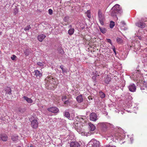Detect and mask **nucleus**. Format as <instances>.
Segmentation results:
<instances>
[{"label": "nucleus", "instance_id": "f257e3e1", "mask_svg": "<svg viewBox=\"0 0 147 147\" xmlns=\"http://www.w3.org/2000/svg\"><path fill=\"white\" fill-rule=\"evenodd\" d=\"M45 82L46 86L48 89H53L57 85L55 79H54L51 76L47 77L45 79Z\"/></svg>", "mask_w": 147, "mask_h": 147}, {"label": "nucleus", "instance_id": "f03ea898", "mask_svg": "<svg viewBox=\"0 0 147 147\" xmlns=\"http://www.w3.org/2000/svg\"><path fill=\"white\" fill-rule=\"evenodd\" d=\"M120 7L119 5L116 4L111 9V16H115L117 20L118 19V18L116 14H121L123 12L122 9Z\"/></svg>", "mask_w": 147, "mask_h": 147}, {"label": "nucleus", "instance_id": "7ed1b4c3", "mask_svg": "<svg viewBox=\"0 0 147 147\" xmlns=\"http://www.w3.org/2000/svg\"><path fill=\"white\" fill-rule=\"evenodd\" d=\"M73 126L79 133L82 134L83 133V129L82 128L83 125L81 122L77 121H75L73 124Z\"/></svg>", "mask_w": 147, "mask_h": 147}, {"label": "nucleus", "instance_id": "20e7f679", "mask_svg": "<svg viewBox=\"0 0 147 147\" xmlns=\"http://www.w3.org/2000/svg\"><path fill=\"white\" fill-rule=\"evenodd\" d=\"M98 19L100 24L102 25L104 24V21L105 20L104 16L102 14L100 10H99L98 12Z\"/></svg>", "mask_w": 147, "mask_h": 147}, {"label": "nucleus", "instance_id": "39448f33", "mask_svg": "<svg viewBox=\"0 0 147 147\" xmlns=\"http://www.w3.org/2000/svg\"><path fill=\"white\" fill-rule=\"evenodd\" d=\"M32 73L35 76V78L39 77L40 78L42 76V72L38 71V70H35Z\"/></svg>", "mask_w": 147, "mask_h": 147}, {"label": "nucleus", "instance_id": "423d86ee", "mask_svg": "<svg viewBox=\"0 0 147 147\" xmlns=\"http://www.w3.org/2000/svg\"><path fill=\"white\" fill-rule=\"evenodd\" d=\"M38 122L36 119H34L31 122V126L34 129H36L38 127Z\"/></svg>", "mask_w": 147, "mask_h": 147}, {"label": "nucleus", "instance_id": "0eeeda50", "mask_svg": "<svg viewBox=\"0 0 147 147\" xmlns=\"http://www.w3.org/2000/svg\"><path fill=\"white\" fill-rule=\"evenodd\" d=\"M47 110L53 113H58L59 111V109L56 107H52L48 108Z\"/></svg>", "mask_w": 147, "mask_h": 147}, {"label": "nucleus", "instance_id": "6e6552de", "mask_svg": "<svg viewBox=\"0 0 147 147\" xmlns=\"http://www.w3.org/2000/svg\"><path fill=\"white\" fill-rule=\"evenodd\" d=\"M97 116L94 113H91L90 115V119L91 121H95L97 120Z\"/></svg>", "mask_w": 147, "mask_h": 147}, {"label": "nucleus", "instance_id": "1a4fd4ad", "mask_svg": "<svg viewBox=\"0 0 147 147\" xmlns=\"http://www.w3.org/2000/svg\"><path fill=\"white\" fill-rule=\"evenodd\" d=\"M136 26L141 28H144L146 26V24L143 22H139L136 23Z\"/></svg>", "mask_w": 147, "mask_h": 147}, {"label": "nucleus", "instance_id": "9d476101", "mask_svg": "<svg viewBox=\"0 0 147 147\" xmlns=\"http://www.w3.org/2000/svg\"><path fill=\"white\" fill-rule=\"evenodd\" d=\"M128 88L129 91L132 92H135L136 90V86L134 84L130 85L128 87Z\"/></svg>", "mask_w": 147, "mask_h": 147}, {"label": "nucleus", "instance_id": "9b49d317", "mask_svg": "<svg viewBox=\"0 0 147 147\" xmlns=\"http://www.w3.org/2000/svg\"><path fill=\"white\" fill-rule=\"evenodd\" d=\"M7 136L5 134H0V140H2L3 141H6L7 139Z\"/></svg>", "mask_w": 147, "mask_h": 147}, {"label": "nucleus", "instance_id": "f8f14e48", "mask_svg": "<svg viewBox=\"0 0 147 147\" xmlns=\"http://www.w3.org/2000/svg\"><path fill=\"white\" fill-rule=\"evenodd\" d=\"M80 144L78 142H72L70 144L71 147H80Z\"/></svg>", "mask_w": 147, "mask_h": 147}, {"label": "nucleus", "instance_id": "ddd939ff", "mask_svg": "<svg viewBox=\"0 0 147 147\" xmlns=\"http://www.w3.org/2000/svg\"><path fill=\"white\" fill-rule=\"evenodd\" d=\"M46 36L44 34H41L39 35L37 37L38 40L40 42H42L44 39L45 38Z\"/></svg>", "mask_w": 147, "mask_h": 147}, {"label": "nucleus", "instance_id": "4468645a", "mask_svg": "<svg viewBox=\"0 0 147 147\" xmlns=\"http://www.w3.org/2000/svg\"><path fill=\"white\" fill-rule=\"evenodd\" d=\"M88 124L89 129L91 131H94L96 127L94 124L90 122Z\"/></svg>", "mask_w": 147, "mask_h": 147}, {"label": "nucleus", "instance_id": "2eb2a0df", "mask_svg": "<svg viewBox=\"0 0 147 147\" xmlns=\"http://www.w3.org/2000/svg\"><path fill=\"white\" fill-rule=\"evenodd\" d=\"M69 28H70L69 30L68 31V33L70 35H72L74 32V29L71 28V25L69 26Z\"/></svg>", "mask_w": 147, "mask_h": 147}, {"label": "nucleus", "instance_id": "dca6fc26", "mask_svg": "<svg viewBox=\"0 0 147 147\" xmlns=\"http://www.w3.org/2000/svg\"><path fill=\"white\" fill-rule=\"evenodd\" d=\"M111 79L110 76L107 75L105 78L104 82L105 83L108 84H109V82L111 81Z\"/></svg>", "mask_w": 147, "mask_h": 147}, {"label": "nucleus", "instance_id": "f3484780", "mask_svg": "<svg viewBox=\"0 0 147 147\" xmlns=\"http://www.w3.org/2000/svg\"><path fill=\"white\" fill-rule=\"evenodd\" d=\"M23 98L28 103H32L33 102V100L31 98H29L27 96H24L23 97Z\"/></svg>", "mask_w": 147, "mask_h": 147}, {"label": "nucleus", "instance_id": "a211bd4d", "mask_svg": "<svg viewBox=\"0 0 147 147\" xmlns=\"http://www.w3.org/2000/svg\"><path fill=\"white\" fill-rule=\"evenodd\" d=\"M76 100L79 103H80L83 101V98L82 95L78 96L76 98Z\"/></svg>", "mask_w": 147, "mask_h": 147}, {"label": "nucleus", "instance_id": "6ab92c4d", "mask_svg": "<svg viewBox=\"0 0 147 147\" xmlns=\"http://www.w3.org/2000/svg\"><path fill=\"white\" fill-rule=\"evenodd\" d=\"M11 139L14 142H17L18 140V136L15 135L11 137Z\"/></svg>", "mask_w": 147, "mask_h": 147}, {"label": "nucleus", "instance_id": "aec40b11", "mask_svg": "<svg viewBox=\"0 0 147 147\" xmlns=\"http://www.w3.org/2000/svg\"><path fill=\"white\" fill-rule=\"evenodd\" d=\"M109 125V124L107 123H102L100 124V125L101 127L103 128H106Z\"/></svg>", "mask_w": 147, "mask_h": 147}, {"label": "nucleus", "instance_id": "412c9836", "mask_svg": "<svg viewBox=\"0 0 147 147\" xmlns=\"http://www.w3.org/2000/svg\"><path fill=\"white\" fill-rule=\"evenodd\" d=\"M6 91V94L10 95L11 94V89L9 87H7L5 90Z\"/></svg>", "mask_w": 147, "mask_h": 147}, {"label": "nucleus", "instance_id": "4be33fe9", "mask_svg": "<svg viewBox=\"0 0 147 147\" xmlns=\"http://www.w3.org/2000/svg\"><path fill=\"white\" fill-rule=\"evenodd\" d=\"M99 29H100V30L101 32L103 34H104V33H106V31H107V30L105 28L100 27H99Z\"/></svg>", "mask_w": 147, "mask_h": 147}, {"label": "nucleus", "instance_id": "5701e85b", "mask_svg": "<svg viewBox=\"0 0 147 147\" xmlns=\"http://www.w3.org/2000/svg\"><path fill=\"white\" fill-rule=\"evenodd\" d=\"M64 115L69 119L70 118V115L69 113L68 112L65 111L64 114Z\"/></svg>", "mask_w": 147, "mask_h": 147}, {"label": "nucleus", "instance_id": "b1692460", "mask_svg": "<svg viewBox=\"0 0 147 147\" xmlns=\"http://www.w3.org/2000/svg\"><path fill=\"white\" fill-rule=\"evenodd\" d=\"M115 26V22L113 21H110V24H109V27L111 28H112L113 27Z\"/></svg>", "mask_w": 147, "mask_h": 147}, {"label": "nucleus", "instance_id": "393cba45", "mask_svg": "<svg viewBox=\"0 0 147 147\" xmlns=\"http://www.w3.org/2000/svg\"><path fill=\"white\" fill-rule=\"evenodd\" d=\"M116 41L117 42L119 43H121L123 42V40L122 39L119 37H117V38Z\"/></svg>", "mask_w": 147, "mask_h": 147}, {"label": "nucleus", "instance_id": "a878e982", "mask_svg": "<svg viewBox=\"0 0 147 147\" xmlns=\"http://www.w3.org/2000/svg\"><path fill=\"white\" fill-rule=\"evenodd\" d=\"M63 65H61L60 66V68L61 69L62 71V72L63 73H67V71L65 69L63 68Z\"/></svg>", "mask_w": 147, "mask_h": 147}, {"label": "nucleus", "instance_id": "bb28decb", "mask_svg": "<svg viewBox=\"0 0 147 147\" xmlns=\"http://www.w3.org/2000/svg\"><path fill=\"white\" fill-rule=\"evenodd\" d=\"M100 95V97L102 98H104L105 97V94L102 92H99Z\"/></svg>", "mask_w": 147, "mask_h": 147}, {"label": "nucleus", "instance_id": "cd10ccee", "mask_svg": "<svg viewBox=\"0 0 147 147\" xmlns=\"http://www.w3.org/2000/svg\"><path fill=\"white\" fill-rule=\"evenodd\" d=\"M18 11V9L17 8H15L14 9L13 13L15 15H16L17 14Z\"/></svg>", "mask_w": 147, "mask_h": 147}, {"label": "nucleus", "instance_id": "c85d7f7f", "mask_svg": "<svg viewBox=\"0 0 147 147\" xmlns=\"http://www.w3.org/2000/svg\"><path fill=\"white\" fill-rule=\"evenodd\" d=\"M30 25L27 26L25 28L24 30L26 31H28L29 29L31 28Z\"/></svg>", "mask_w": 147, "mask_h": 147}, {"label": "nucleus", "instance_id": "c756f323", "mask_svg": "<svg viewBox=\"0 0 147 147\" xmlns=\"http://www.w3.org/2000/svg\"><path fill=\"white\" fill-rule=\"evenodd\" d=\"M37 65L40 66H43L44 65L43 63L40 62H38L37 63Z\"/></svg>", "mask_w": 147, "mask_h": 147}, {"label": "nucleus", "instance_id": "7c9ffc66", "mask_svg": "<svg viewBox=\"0 0 147 147\" xmlns=\"http://www.w3.org/2000/svg\"><path fill=\"white\" fill-rule=\"evenodd\" d=\"M67 97L66 96H63L62 98V100L63 101H65V100L67 99Z\"/></svg>", "mask_w": 147, "mask_h": 147}, {"label": "nucleus", "instance_id": "2f4dec72", "mask_svg": "<svg viewBox=\"0 0 147 147\" xmlns=\"http://www.w3.org/2000/svg\"><path fill=\"white\" fill-rule=\"evenodd\" d=\"M24 53L26 56H28L29 55V52L28 50H26L24 51Z\"/></svg>", "mask_w": 147, "mask_h": 147}, {"label": "nucleus", "instance_id": "473e14b6", "mask_svg": "<svg viewBox=\"0 0 147 147\" xmlns=\"http://www.w3.org/2000/svg\"><path fill=\"white\" fill-rule=\"evenodd\" d=\"M83 117H84V118H83L82 117H80V118L79 117V121H80V122L84 120V118H85L86 117L85 116H84Z\"/></svg>", "mask_w": 147, "mask_h": 147}, {"label": "nucleus", "instance_id": "72a5a7b5", "mask_svg": "<svg viewBox=\"0 0 147 147\" xmlns=\"http://www.w3.org/2000/svg\"><path fill=\"white\" fill-rule=\"evenodd\" d=\"M49 13L50 15H52L53 13V10L51 9H49L48 10Z\"/></svg>", "mask_w": 147, "mask_h": 147}, {"label": "nucleus", "instance_id": "f704fd0d", "mask_svg": "<svg viewBox=\"0 0 147 147\" xmlns=\"http://www.w3.org/2000/svg\"><path fill=\"white\" fill-rule=\"evenodd\" d=\"M16 57V56L15 55H13L12 57H11V59L12 60H14Z\"/></svg>", "mask_w": 147, "mask_h": 147}, {"label": "nucleus", "instance_id": "c9c22d12", "mask_svg": "<svg viewBox=\"0 0 147 147\" xmlns=\"http://www.w3.org/2000/svg\"><path fill=\"white\" fill-rule=\"evenodd\" d=\"M64 104L68 105L69 104V102L68 100L65 101H64Z\"/></svg>", "mask_w": 147, "mask_h": 147}, {"label": "nucleus", "instance_id": "e433bc0d", "mask_svg": "<svg viewBox=\"0 0 147 147\" xmlns=\"http://www.w3.org/2000/svg\"><path fill=\"white\" fill-rule=\"evenodd\" d=\"M107 42L110 43L111 45H112V43L111 42V41L110 39L108 38L107 39Z\"/></svg>", "mask_w": 147, "mask_h": 147}, {"label": "nucleus", "instance_id": "4c0bfd02", "mask_svg": "<svg viewBox=\"0 0 147 147\" xmlns=\"http://www.w3.org/2000/svg\"><path fill=\"white\" fill-rule=\"evenodd\" d=\"M87 16L89 18H90L91 17V15L89 13L88 11H87Z\"/></svg>", "mask_w": 147, "mask_h": 147}, {"label": "nucleus", "instance_id": "58836bf2", "mask_svg": "<svg viewBox=\"0 0 147 147\" xmlns=\"http://www.w3.org/2000/svg\"><path fill=\"white\" fill-rule=\"evenodd\" d=\"M121 23L123 25H125V23L124 21H122L121 22Z\"/></svg>", "mask_w": 147, "mask_h": 147}, {"label": "nucleus", "instance_id": "ea45409f", "mask_svg": "<svg viewBox=\"0 0 147 147\" xmlns=\"http://www.w3.org/2000/svg\"><path fill=\"white\" fill-rule=\"evenodd\" d=\"M118 134L117 133L115 134H114L113 135V136L114 137H116V138L118 136Z\"/></svg>", "mask_w": 147, "mask_h": 147}, {"label": "nucleus", "instance_id": "a19ab883", "mask_svg": "<svg viewBox=\"0 0 147 147\" xmlns=\"http://www.w3.org/2000/svg\"><path fill=\"white\" fill-rule=\"evenodd\" d=\"M88 99L90 100V99H92V98H91V96H89L88 97Z\"/></svg>", "mask_w": 147, "mask_h": 147}, {"label": "nucleus", "instance_id": "79ce46f5", "mask_svg": "<svg viewBox=\"0 0 147 147\" xmlns=\"http://www.w3.org/2000/svg\"><path fill=\"white\" fill-rule=\"evenodd\" d=\"M106 147H113V146H110V145H107Z\"/></svg>", "mask_w": 147, "mask_h": 147}, {"label": "nucleus", "instance_id": "37998d69", "mask_svg": "<svg viewBox=\"0 0 147 147\" xmlns=\"http://www.w3.org/2000/svg\"><path fill=\"white\" fill-rule=\"evenodd\" d=\"M63 50L61 49L60 53L62 54L63 53Z\"/></svg>", "mask_w": 147, "mask_h": 147}, {"label": "nucleus", "instance_id": "c03bdc74", "mask_svg": "<svg viewBox=\"0 0 147 147\" xmlns=\"http://www.w3.org/2000/svg\"><path fill=\"white\" fill-rule=\"evenodd\" d=\"M113 51H114V52L116 53V51H115V48H114L113 49Z\"/></svg>", "mask_w": 147, "mask_h": 147}, {"label": "nucleus", "instance_id": "a18cd8bd", "mask_svg": "<svg viewBox=\"0 0 147 147\" xmlns=\"http://www.w3.org/2000/svg\"><path fill=\"white\" fill-rule=\"evenodd\" d=\"M22 110V109H19V112H21Z\"/></svg>", "mask_w": 147, "mask_h": 147}, {"label": "nucleus", "instance_id": "49530a36", "mask_svg": "<svg viewBox=\"0 0 147 147\" xmlns=\"http://www.w3.org/2000/svg\"><path fill=\"white\" fill-rule=\"evenodd\" d=\"M0 119L1 120H3V117H1L0 118Z\"/></svg>", "mask_w": 147, "mask_h": 147}, {"label": "nucleus", "instance_id": "de8ad7c7", "mask_svg": "<svg viewBox=\"0 0 147 147\" xmlns=\"http://www.w3.org/2000/svg\"><path fill=\"white\" fill-rule=\"evenodd\" d=\"M94 142H97V141H96V140H94Z\"/></svg>", "mask_w": 147, "mask_h": 147}, {"label": "nucleus", "instance_id": "09e8293b", "mask_svg": "<svg viewBox=\"0 0 147 147\" xmlns=\"http://www.w3.org/2000/svg\"><path fill=\"white\" fill-rule=\"evenodd\" d=\"M30 147H34V146L33 145H31L30 146Z\"/></svg>", "mask_w": 147, "mask_h": 147}, {"label": "nucleus", "instance_id": "8fccbe9b", "mask_svg": "<svg viewBox=\"0 0 147 147\" xmlns=\"http://www.w3.org/2000/svg\"><path fill=\"white\" fill-rule=\"evenodd\" d=\"M2 34V32L0 31V35Z\"/></svg>", "mask_w": 147, "mask_h": 147}, {"label": "nucleus", "instance_id": "3c124183", "mask_svg": "<svg viewBox=\"0 0 147 147\" xmlns=\"http://www.w3.org/2000/svg\"><path fill=\"white\" fill-rule=\"evenodd\" d=\"M17 147H21V146H17Z\"/></svg>", "mask_w": 147, "mask_h": 147}, {"label": "nucleus", "instance_id": "603ef678", "mask_svg": "<svg viewBox=\"0 0 147 147\" xmlns=\"http://www.w3.org/2000/svg\"><path fill=\"white\" fill-rule=\"evenodd\" d=\"M143 82L142 81V80L141 81V83H142Z\"/></svg>", "mask_w": 147, "mask_h": 147}, {"label": "nucleus", "instance_id": "864d4df0", "mask_svg": "<svg viewBox=\"0 0 147 147\" xmlns=\"http://www.w3.org/2000/svg\"><path fill=\"white\" fill-rule=\"evenodd\" d=\"M139 82H140V83H141V82H140V80L139 81Z\"/></svg>", "mask_w": 147, "mask_h": 147}, {"label": "nucleus", "instance_id": "5fc2aeb1", "mask_svg": "<svg viewBox=\"0 0 147 147\" xmlns=\"http://www.w3.org/2000/svg\"><path fill=\"white\" fill-rule=\"evenodd\" d=\"M66 18H65V19H64V20H65V19Z\"/></svg>", "mask_w": 147, "mask_h": 147}]
</instances>
